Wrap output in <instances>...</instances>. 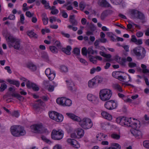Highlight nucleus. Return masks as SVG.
I'll list each match as a JSON object with an SVG mask.
<instances>
[{
    "mask_svg": "<svg viewBox=\"0 0 149 149\" xmlns=\"http://www.w3.org/2000/svg\"><path fill=\"white\" fill-rule=\"evenodd\" d=\"M36 102L38 103V105L39 106H44V103L40 99L36 101Z\"/></svg>",
    "mask_w": 149,
    "mask_h": 149,
    "instance_id": "obj_61",
    "label": "nucleus"
},
{
    "mask_svg": "<svg viewBox=\"0 0 149 149\" xmlns=\"http://www.w3.org/2000/svg\"><path fill=\"white\" fill-rule=\"evenodd\" d=\"M58 10L57 9H55L51 12V13L53 15H55L58 13Z\"/></svg>",
    "mask_w": 149,
    "mask_h": 149,
    "instance_id": "obj_60",
    "label": "nucleus"
},
{
    "mask_svg": "<svg viewBox=\"0 0 149 149\" xmlns=\"http://www.w3.org/2000/svg\"><path fill=\"white\" fill-rule=\"evenodd\" d=\"M88 53V54H94L93 50L91 48H89L87 50Z\"/></svg>",
    "mask_w": 149,
    "mask_h": 149,
    "instance_id": "obj_58",
    "label": "nucleus"
},
{
    "mask_svg": "<svg viewBox=\"0 0 149 149\" xmlns=\"http://www.w3.org/2000/svg\"><path fill=\"white\" fill-rule=\"evenodd\" d=\"M31 88L33 90L35 91H37L39 89V87L36 84L32 83H31Z\"/></svg>",
    "mask_w": 149,
    "mask_h": 149,
    "instance_id": "obj_43",
    "label": "nucleus"
},
{
    "mask_svg": "<svg viewBox=\"0 0 149 149\" xmlns=\"http://www.w3.org/2000/svg\"><path fill=\"white\" fill-rule=\"evenodd\" d=\"M143 144L144 146L146 148H149V141H143Z\"/></svg>",
    "mask_w": 149,
    "mask_h": 149,
    "instance_id": "obj_49",
    "label": "nucleus"
},
{
    "mask_svg": "<svg viewBox=\"0 0 149 149\" xmlns=\"http://www.w3.org/2000/svg\"><path fill=\"white\" fill-rule=\"evenodd\" d=\"M79 122V125L84 129H88L91 128L93 125L91 119L88 118H84Z\"/></svg>",
    "mask_w": 149,
    "mask_h": 149,
    "instance_id": "obj_6",
    "label": "nucleus"
},
{
    "mask_svg": "<svg viewBox=\"0 0 149 149\" xmlns=\"http://www.w3.org/2000/svg\"><path fill=\"white\" fill-rule=\"evenodd\" d=\"M5 35V37L7 41L8 46L10 48L13 47L15 49L19 50L20 49V41L13 36L9 35L8 36L7 34Z\"/></svg>",
    "mask_w": 149,
    "mask_h": 149,
    "instance_id": "obj_1",
    "label": "nucleus"
},
{
    "mask_svg": "<svg viewBox=\"0 0 149 149\" xmlns=\"http://www.w3.org/2000/svg\"><path fill=\"white\" fill-rule=\"evenodd\" d=\"M100 5L102 7H109L111 6L110 5L106 0H99Z\"/></svg>",
    "mask_w": 149,
    "mask_h": 149,
    "instance_id": "obj_18",
    "label": "nucleus"
},
{
    "mask_svg": "<svg viewBox=\"0 0 149 149\" xmlns=\"http://www.w3.org/2000/svg\"><path fill=\"white\" fill-rule=\"evenodd\" d=\"M131 40L132 42L136 43L137 42V39H136V37L135 35H132V38L131 39Z\"/></svg>",
    "mask_w": 149,
    "mask_h": 149,
    "instance_id": "obj_57",
    "label": "nucleus"
},
{
    "mask_svg": "<svg viewBox=\"0 0 149 149\" xmlns=\"http://www.w3.org/2000/svg\"><path fill=\"white\" fill-rule=\"evenodd\" d=\"M54 89V86L53 85H49V86L48 90L49 92H52L53 91Z\"/></svg>",
    "mask_w": 149,
    "mask_h": 149,
    "instance_id": "obj_59",
    "label": "nucleus"
},
{
    "mask_svg": "<svg viewBox=\"0 0 149 149\" xmlns=\"http://www.w3.org/2000/svg\"><path fill=\"white\" fill-rule=\"evenodd\" d=\"M96 80L95 78L89 81L88 82V86L89 87L93 88L96 84Z\"/></svg>",
    "mask_w": 149,
    "mask_h": 149,
    "instance_id": "obj_25",
    "label": "nucleus"
},
{
    "mask_svg": "<svg viewBox=\"0 0 149 149\" xmlns=\"http://www.w3.org/2000/svg\"><path fill=\"white\" fill-rule=\"evenodd\" d=\"M57 103L63 106H70L72 104L71 100L69 99L63 97L58 98L56 100Z\"/></svg>",
    "mask_w": 149,
    "mask_h": 149,
    "instance_id": "obj_8",
    "label": "nucleus"
},
{
    "mask_svg": "<svg viewBox=\"0 0 149 149\" xmlns=\"http://www.w3.org/2000/svg\"><path fill=\"white\" fill-rule=\"evenodd\" d=\"M108 15L107 12V11H104L101 14L100 18L102 20H104Z\"/></svg>",
    "mask_w": 149,
    "mask_h": 149,
    "instance_id": "obj_33",
    "label": "nucleus"
},
{
    "mask_svg": "<svg viewBox=\"0 0 149 149\" xmlns=\"http://www.w3.org/2000/svg\"><path fill=\"white\" fill-rule=\"evenodd\" d=\"M77 135L79 136L80 138H81L83 136L84 134V131L82 129H78L77 131Z\"/></svg>",
    "mask_w": 149,
    "mask_h": 149,
    "instance_id": "obj_30",
    "label": "nucleus"
},
{
    "mask_svg": "<svg viewBox=\"0 0 149 149\" xmlns=\"http://www.w3.org/2000/svg\"><path fill=\"white\" fill-rule=\"evenodd\" d=\"M24 17L23 14H21L20 15V22L22 24H24Z\"/></svg>",
    "mask_w": 149,
    "mask_h": 149,
    "instance_id": "obj_54",
    "label": "nucleus"
},
{
    "mask_svg": "<svg viewBox=\"0 0 149 149\" xmlns=\"http://www.w3.org/2000/svg\"><path fill=\"white\" fill-rule=\"evenodd\" d=\"M12 95L14 97H16L20 101L23 100L24 98L23 97L21 96L20 95L17 94L13 93Z\"/></svg>",
    "mask_w": 149,
    "mask_h": 149,
    "instance_id": "obj_34",
    "label": "nucleus"
},
{
    "mask_svg": "<svg viewBox=\"0 0 149 149\" xmlns=\"http://www.w3.org/2000/svg\"><path fill=\"white\" fill-rule=\"evenodd\" d=\"M143 33L141 31L138 32L136 33V36L138 37H142L143 36Z\"/></svg>",
    "mask_w": 149,
    "mask_h": 149,
    "instance_id": "obj_62",
    "label": "nucleus"
},
{
    "mask_svg": "<svg viewBox=\"0 0 149 149\" xmlns=\"http://www.w3.org/2000/svg\"><path fill=\"white\" fill-rule=\"evenodd\" d=\"M55 118L54 120L57 122H61L63 119V116L62 115L58 113Z\"/></svg>",
    "mask_w": 149,
    "mask_h": 149,
    "instance_id": "obj_26",
    "label": "nucleus"
},
{
    "mask_svg": "<svg viewBox=\"0 0 149 149\" xmlns=\"http://www.w3.org/2000/svg\"><path fill=\"white\" fill-rule=\"evenodd\" d=\"M55 45L58 48H61L62 47V45L61 42L58 41H56L55 42Z\"/></svg>",
    "mask_w": 149,
    "mask_h": 149,
    "instance_id": "obj_53",
    "label": "nucleus"
},
{
    "mask_svg": "<svg viewBox=\"0 0 149 149\" xmlns=\"http://www.w3.org/2000/svg\"><path fill=\"white\" fill-rule=\"evenodd\" d=\"M101 115L103 117L109 120L112 119V116L107 112L103 111L102 112Z\"/></svg>",
    "mask_w": 149,
    "mask_h": 149,
    "instance_id": "obj_20",
    "label": "nucleus"
},
{
    "mask_svg": "<svg viewBox=\"0 0 149 149\" xmlns=\"http://www.w3.org/2000/svg\"><path fill=\"white\" fill-rule=\"evenodd\" d=\"M27 35L30 38L37 39L38 38L37 35L33 31H28L27 32Z\"/></svg>",
    "mask_w": 149,
    "mask_h": 149,
    "instance_id": "obj_21",
    "label": "nucleus"
},
{
    "mask_svg": "<svg viewBox=\"0 0 149 149\" xmlns=\"http://www.w3.org/2000/svg\"><path fill=\"white\" fill-rule=\"evenodd\" d=\"M71 145L74 148H78L80 147V145L77 141L74 140H73V143Z\"/></svg>",
    "mask_w": 149,
    "mask_h": 149,
    "instance_id": "obj_31",
    "label": "nucleus"
},
{
    "mask_svg": "<svg viewBox=\"0 0 149 149\" xmlns=\"http://www.w3.org/2000/svg\"><path fill=\"white\" fill-rule=\"evenodd\" d=\"M112 93L111 91L108 89H104L100 90L99 93L100 99L103 101L109 100L111 97Z\"/></svg>",
    "mask_w": 149,
    "mask_h": 149,
    "instance_id": "obj_5",
    "label": "nucleus"
},
{
    "mask_svg": "<svg viewBox=\"0 0 149 149\" xmlns=\"http://www.w3.org/2000/svg\"><path fill=\"white\" fill-rule=\"evenodd\" d=\"M26 66L32 71H36L37 69L36 66L33 63H29L26 65Z\"/></svg>",
    "mask_w": 149,
    "mask_h": 149,
    "instance_id": "obj_22",
    "label": "nucleus"
},
{
    "mask_svg": "<svg viewBox=\"0 0 149 149\" xmlns=\"http://www.w3.org/2000/svg\"><path fill=\"white\" fill-rule=\"evenodd\" d=\"M111 137L113 139L118 140L120 139V136L118 134L116 133H113L111 134Z\"/></svg>",
    "mask_w": 149,
    "mask_h": 149,
    "instance_id": "obj_40",
    "label": "nucleus"
},
{
    "mask_svg": "<svg viewBox=\"0 0 149 149\" xmlns=\"http://www.w3.org/2000/svg\"><path fill=\"white\" fill-rule=\"evenodd\" d=\"M45 73L49 79L51 81L53 80L55 77V73L54 72H51L49 68L46 69Z\"/></svg>",
    "mask_w": 149,
    "mask_h": 149,
    "instance_id": "obj_12",
    "label": "nucleus"
},
{
    "mask_svg": "<svg viewBox=\"0 0 149 149\" xmlns=\"http://www.w3.org/2000/svg\"><path fill=\"white\" fill-rule=\"evenodd\" d=\"M69 22L72 26H77V22L75 19L74 15H71L69 17Z\"/></svg>",
    "mask_w": 149,
    "mask_h": 149,
    "instance_id": "obj_19",
    "label": "nucleus"
},
{
    "mask_svg": "<svg viewBox=\"0 0 149 149\" xmlns=\"http://www.w3.org/2000/svg\"><path fill=\"white\" fill-rule=\"evenodd\" d=\"M104 106L107 109L112 110L116 108L117 104L113 100H109L106 102L105 103Z\"/></svg>",
    "mask_w": 149,
    "mask_h": 149,
    "instance_id": "obj_9",
    "label": "nucleus"
},
{
    "mask_svg": "<svg viewBox=\"0 0 149 149\" xmlns=\"http://www.w3.org/2000/svg\"><path fill=\"white\" fill-rule=\"evenodd\" d=\"M137 127V126L136 127L133 128L131 130V132L137 139H140L142 138V134L140 131L135 129Z\"/></svg>",
    "mask_w": 149,
    "mask_h": 149,
    "instance_id": "obj_10",
    "label": "nucleus"
},
{
    "mask_svg": "<svg viewBox=\"0 0 149 149\" xmlns=\"http://www.w3.org/2000/svg\"><path fill=\"white\" fill-rule=\"evenodd\" d=\"M115 60L120 65L123 66L125 65V63L126 61V58H123L121 59V58L118 56L116 55L114 57Z\"/></svg>",
    "mask_w": 149,
    "mask_h": 149,
    "instance_id": "obj_13",
    "label": "nucleus"
},
{
    "mask_svg": "<svg viewBox=\"0 0 149 149\" xmlns=\"http://www.w3.org/2000/svg\"><path fill=\"white\" fill-rule=\"evenodd\" d=\"M111 146L113 149H120L121 147L119 144L117 143H111Z\"/></svg>",
    "mask_w": 149,
    "mask_h": 149,
    "instance_id": "obj_32",
    "label": "nucleus"
},
{
    "mask_svg": "<svg viewBox=\"0 0 149 149\" xmlns=\"http://www.w3.org/2000/svg\"><path fill=\"white\" fill-rule=\"evenodd\" d=\"M57 112L55 111H51L49 112V117L51 119L55 120L56 116L57 114Z\"/></svg>",
    "mask_w": 149,
    "mask_h": 149,
    "instance_id": "obj_24",
    "label": "nucleus"
},
{
    "mask_svg": "<svg viewBox=\"0 0 149 149\" xmlns=\"http://www.w3.org/2000/svg\"><path fill=\"white\" fill-rule=\"evenodd\" d=\"M7 81L10 84L15 85L17 87H18L20 85V83L19 81L16 80L8 79L7 80Z\"/></svg>",
    "mask_w": 149,
    "mask_h": 149,
    "instance_id": "obj_27",
    "label": "nucleus"
},
{
    "mask_svg": "<svg viewBox=\"0 0 149 149\" xmlns=\"http://www.w3.org/2000/svg\"><path fill=\"white\" fill-rule=\"evenodd\" d=\"M139 50L137 49L136 48H134L133 50V52L134 54H135V55L138 57V58L139 59H141L140 58L141 56V54L140 55L139 53Z\"/></svg>",
    "mask_w": 149,
    "mask_h": 149,
    "instance_id": "obj_35",
    "label": "nucleus"
},
{
    "mask_svg": "<svg viewBox=\"0 0 149 149\" xmlns=\"http://www.w3.org/2000/svg\"><path fill=\"white\" fill-rule=\"evenodd\" d=\"M53 149H62V148L61 145L56 144L54 147Z\"/></svg>",
    "mask_w": 149,
    "mask_h": 149,
    "instance_id": "obj_63",
    "label": "nucleus"
},
{
    "mask_svg": "<svg viewBox=\"0 0 149 149\" xmlns=\"http://www.w3.org/2000/svg\"><path fill=\"white\" fill-rule=\"evenodd\" d=\"M137 49L139 50V53L140 55L141 54V56L140 58V59L143 58L146 56V51L145 49L141 47H136Z\"/></svg>",
    "mask_w": 149,
    "mask_h": 149,
    "instance_id": "obj_15",
    "label": "nucleus"
},
{
    "mask_svg": "<svg viewBox=\"0 0 149 149\" xmlns=\"http://www.w3.org/2000/svg\"><path fill=\"white\" fill-rule=\"evenodd\" d=\"M41 57L46 61L49 60V57L47 53L45 52H43L41 53Z\"/></svg>",
    "mask_w": 149,
    "mask_h": 149,
    "instance_id": "obj_29",
    "label": "nucleus"
},
{
    "mask_svg": "<svg viewBox=\"0 0 149 149\" xmlns=\"http://www.w3.org/2000/svg\"><path fill=\"white\" fill-rule=\"evenodd\" d=\"M15 16L12 14L10 15L8 17V19L13 20H14L15 19Z\"/></svg>",
    "mask_w": 149,
    "mask_h": 149,
    "instance_id": "obj_64",
    "label": "nucleus"
},
{
    "mask_svg": "<svg viewBox=\"0 0 149 149\" xmlns=\"http://www.w3.org/2000/svg\"><path fill=\"white\" fill-rule=\"evenodd\" d=\"M61 12L62 14V17L64 18H67L68 17V15L67 13L64 10H62Z\"/></svg>",
    "mask_w": 149,
    "mask_h": 149,
    "instance_id": "obj_55",
    "label": "nucleus"
},
{
    "mask_svg": "<svg viewBox=\"0 0 149 149\" xmlns=\"http://www.w3.org/2000/svg\"><path fill=\"white\" fill-rule=\"evenodd\" d=\"M66 114L69 118H70L74 121L79 122L81 120V118L80 117L75 115L73 113H67Z\"/></svg>",
    "mask_w": 149,
    "mask_h": 149,
    "instance_id": "obj_17",
    "label": "nucleus"
},
{
    "mask_svg": "<svg viewBox=\"0 0 149 149\" xmlns=\"http://www.w3.org/2000/svg\"><path fill=\"white\" fill-rule=\"evenodd\" d=\"M111 1L113 4L116 5L120 4L122 3L123 0H110Z\"/></svg>",
    "mask_w": 149,
    "mask_h": 149,
    "instance_id": "obj_36",
    "label": "nucleus"
},
{
    "mask_svg": "<svg viewBox=\"0 0 149 149\" xmlns=\"http://www.w3.org/2000/svg\"><path fill=\"white\" fill-rule=\"evenodd\" d=\"M90 61L92 62L94 64H96L97 63V60L95 59V56H89Z\"/></svg>",
    "mask_w": 149,
    "mask_h": 149,
    "instance_id": "obj_38",
    "label": "nucleus"
},
{
    "mask_svg": "<svg viewBox=\"0 0 149 149\" xmlns=\"http://www.w3.org/2000/svg\"><path fill=\"white\" fill-rule=\"evenodd\" d=\"M26 16L29 18H31L34 16V13H31L29 11H27L25 13Z\"/></svg>",
    "mask_w": 149,
    "mask_h": 149,
    "instance_id": "obj_46",
    "label": "nucleus"
},
{
    "mask_svg": "<svg viewBox=\"0 0 149 149\" xmlns=\"http://www.w3.org/2000/svg\"><path fill=\"white\" fill-rule=\"evenodd\" d=\"M13 94V93L11 94V93L9 92H8L7 93H6V94L4 95L3 96V99H5L6 98H8L9 99H11V97L14 96L12 95Z\"/></svg>",
    "mask_w": 149,
    "mask_h": 149,
    "instance_id": "obj_28",
    "label": "nucleus"
},
{
    "mask_svg": "<svg viewBox=\"0 0 149 149\" xmlns=\"http://www.w3.org/2000/svg\"><path fill=\"white\" fill-rule=\"evenodd\" d=\"M60 69L61 71L64 72H67L68 71V68L65 65H62L60 67Z\"/></svg>",
    "mask_w": 149,
    "mask_h": 149,
    "instance_id": "obj_44",
    "label": "nucleus"
},
{
    "mask_svg": "<svg viewBox=\"0 0 149 149\" xmlns=\"http://www.w3.org/2000/svg\"><path fill=\"white\" fill-rule=\"evenodd\" d=\"M63 135V132L62 130L53 129L51 133V138L54 140H59L62 139Z\"/></svg>",
    "mask_w": 149,
    "mask_h": 149,
    "instance_id": "obj_7",
    "label": "nucleus"
},
{
    "mask_svg": "<svg viewBox=\"0 0 149 149\" xmlns=\"http://www.w3.org/2000/svg\"><path fill=\"white\" fill-rule=\"evenodd\" d=\"M69 90L73 92L75 91V88L73 82L70 80L66 81Z\"/></svg>",
    "mask_w": 149,
    "mask_h": 149,
    "instance_id": "obj_16",
    "label": "nucleus"
},
{
    "mask_svg": "<svg viewBox=\"0 0 149 149\" xmlns=\"http://www.w3.org/2000/svg\"><path fill=\"white\" fill-rule=\"evenodd\" d=\"M81 53L82 55L84 56L87 55L88 52L86 47H84L82 49Z\"/></svg>",
    "mask_w": 149,
    "mask_h": 149,
    "instance_id": "obj_47",
    "label": "nucleus"
},
{
    "mask_svg": "<svg viewBox=\"0 0 149 149\" xmlns=\"http://www.w3.org/2000/svg\"><path fill=\"white\" fill-rule=\"evenodd\" d=\"M12 115L13 116L18 117L19 116V114L17 111H15L12 113Z\"/></svg>",
    "mask_w": 149,
    "mask_h": 149,
    "instance_id": "obj_56",
    "label": "nucleus"
},
{
    "mask_svg": "<svg viewBox=\"0 0 149 149\" xmlns=\"http://www.w3.org/2000/svg\"><path fill=\"white\" fill-rule=\"evenodd\" d=\"M79 7L80 8V10L83 11L85 7V5L84 4L83 2H81L79 3Z\"/></svg>",
    "mask_w": 149,
    "mask_h": 149,
    "instance_id": "obj_51",
    "label": "nucleus"
},
{
    "mask_svg": "<svg viewBox=\"0 0 149 149\" xmlns=\"http://www.w3.org/2000/svg\"><path fill=\"white\" fill-rule=\"evenodd\" d=\"M72 48L70 46L68 45L67 46L66 48H63L62 51L66 54L69 55L70 54V51L71 50Z\"/></svg>",
    "mask_w": 149,
    "mask_h": 149,
    "instance_id": "obj_23",
    "label": "nucleus"
},
{
    "mask_svg": "<svg viewBox=\"0 0 149 149\" xmlns=\"http://www.w3.org/2000/svg\"><path fill=\"white\" fill-rule=\"evenodd\" d=\"M73 53L76 56H78L80 54V50L78 48H74Z\"/></svg>",
    "mask_w": 149,
    "mask_h": 149,
    "instance_id": "obj_39",
    "label": "nucleus"
},
{
    "mask_svg": "<svg viewBox=\"0 0 149 149\" xmlns=\"http://www.w3.org/2000/svg\"><path fill=\"white\" fill-rule=\"evenodd\" d=\"M103 133H100L98 134L96 136V138L97 139V140L98 141H101L102 139V138H101V136H103Z\"/></svg>",
    "mask_w": 149,
    "mask_h": 149,
    "instance_id": "obj_50",
    "label": "nucleus"
},
{
    "mask_svg": "<svg viewBox=\"0 0 149 149\" xmlns=\"http://www.w3.org/2000/svg\"><path fill=\"white\" fill-rule=\"evenodd\" d=\"M42 125L40 124H35L31 126L32 132L35 133H41L42 131Z\"/></svg>",
    "mask_w": 149,
    "mask_h": 149,
    "instance_id": "obj_11",
    "label": "nucleus"
},
{
    "mask_svg": "<svg viewBox=\"0 0 149 149\" xmlns=\"http://www.w3.org/2000/svg\"><path fill=\"white\" fill-rule=\"evenodd\" d=\"M120 72H121V71L113 72L112 74V76L114 77L117 79Z\"/></svg>",
    "mask_w": 149,
    "mask_h": 149,
    "instance_id": "obj_41",
    "label": "nucleus"
},
{
    "mask_svg": "<svg viewBox=\"0 0 149 149\" xmlns=\"http://www.w3.org/2000/svg\"><path fill=\"white\" fill-rule=\"evenodd\" d=\"M10 132L12 135L16 137L24 136L26 134L24 127L20 125L12 126L10 128Z\"/></svg>",
    "mask_w": 149,
    "mask_h": 149,
    "instance_id": "obj_2",
    "label": "nucleus"
},
{
    "mask_svg": "<svg viewBox=\"0 0 149 149\" xmlns=\"http://www.w3.org/2000/svg\"><path fill=\"white\" fill-rule=\"evenodd\" d=\"M128 66L130 68H133L136 67V64L135 63L133 62H130L128 64Z\"/></svg>",
    "mask_w": 149,
    "mask_h": 149,
    "instance_id": "obj_52",
    "label": "nucleus"
},
{
    "mask_svg": "<svg viewBox=\"0 0 149 149\" xmlns=\"http://www.w3.org/2000/svg\"><path fill=\"white\" fill-rule=\"evenodd\" d=\"M117 123H119L122 126L130 127L132 128L137 127V124L136 123H133L131 121V118L128 119L125 117H119L116 119Z\"/></svg>",
    "mask_w": 149,
    "mask_h": 149,
    "instance_id": "obj_3",
    "label": "nucleus"
},
{
    "mask_svg": "<svg viewBox=\"0 0 149 149\" xmlns=\"http://www.w3.org/2000/svg\"><path fill=\"white\" fill-rule=\"evenodd\" d=\"M87 98L88 100L92 102L94 104H97L98 102V98L91 94H88Z\"/></svg>",
    "mask_w": 149,
    "mask_h": 149,
    "instance_id": "obj_14",
    "label": "nucleus"
},
{
    "mask_svg": "<svg viewBox=\"0 0 149 149\" xmlns=\"http://www.w3.org/2000/svg\"><path fill=\"white\" fill-rule=\"evenodd\" d=\"M41 139L42 140L47 143L50 144L51 143V141L47 139L45 136H41Z\"/></svg>",
    "mask_w": 149,
    "mask_h": 149,
    "instance_id": "obj_48",
    "label": "nucleus"
},
{
    "mask_svg": "<svg viewBox=\"0 0 149 149\" xmlns=\"http://www.w3.org/2000/svg\"><path fill=\"white\" fill-rule=\"evenodd\" d=\"M7 87V86L5 83L2 84L0 87V91H3Z\"/></svg>",
    "mask_w": 149,
    "mask_h": 149,
    "instance_id": "obj_42",
    "label": "nucleus"
},
{
    "mask_svg": "<svg viewBox=\"0 0 149 149\" xmlns=\"http://www.w3.org/2000/svg\"><path fill=\"white\" fill-rule=\"evenodd\" d=\"M49 49L50 51L53 53H57L58 52L57 49L54 46H50Z\"/></svg>",
    "mask_w": 149,
    "mask_h": 149,
    "instance_id": "obj_37",
    "label": "nucleus"
},
{
    "mask_svg": "<svg viewBox=\"0 0 149 149\" xmlns=\"http://www.w3.org/2000/svg\"><path fill=\"white\" fill-rule=\"evenodd\" d=\"M96 80V82L97 81L98 83H101L103 81V78L102 77H100L99 76H96L95 77Z\"/></svg>",
    "mask_w": 149,
    "mask_h": 149,
    "instance_id": "obj_45",
    "label": "nucleus"
},
{
    "mask_svg": "<svg viewBox=\"0 0 149 149\" xmlns=\"http://www.w3.org/2000/svg\"><path fill=\"white\" fill-rule=\"evenodd\" d=\"M130 13L132 19H139L141 20L142 24L146 22L144 15L140 11L136 9H133L130 11Z\"/></svg>",
    "mask_w": 149,
    "mask_h": 149,
    "instance_id": "obj_4",
    "label": "nucleus"
}]
</instances>
